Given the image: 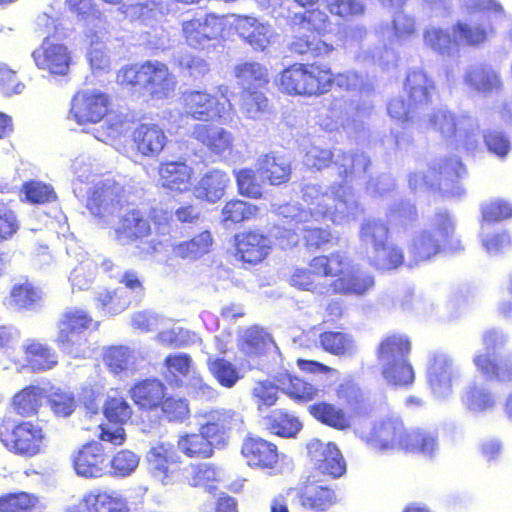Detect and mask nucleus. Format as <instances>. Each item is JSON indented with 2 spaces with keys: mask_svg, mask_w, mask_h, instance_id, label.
Here are the masks:
<instances>
[{
  "mask_svg": "<svg viewBox=\"0 0 512 512\" xmlns=\"http://www.w3.org/2000/svg\"><path fill=\"white\" fill-rule=\"evenodd\" d=\"M302 199L308 210L302 209L297 203H288L277 209V214L287 219L288 225L294 223L296 228L323 219L336 224L346 223L354 219L359 211L353 189L347 185L323 187L307 184L302 189Z\"/></svg>",
  "mask_w": 512,
  "mask_h": 512,
  "instance_id": "nucleus-1",
  "label": "nucleus"
},
{
  "mask_svg": "<svg viewBox=\"0 0 512 512\" xmlns=\"http://www.w3.org/2000/svg\"><path fill=\"white\" fill-rule=\"evenodd\" d=\"M367 442L381 450L403 449L431 455L437 448L435 436L429 432L413 430L407 432L399 418H388L377 423Z\"/></svg>",
  "mask_w": 512,
  "mask_h": 512,
  "instance_id": "nucleus-2",
  "label": "nucleus"
},
{
  "mask_svg": "<svg viewBox=\"0 0 512 512\" xmlns=\"http://www.w3.org/2000/svg\"><path fill=\"white\" fill-rule=\"evenodd\" d=\"M278 85L289 95L323 94L332 86V72L315 64H294L281 72Z\"/></svg>",
  "mask_w": 512,
  "mask_h": 512,
  "instance_id": "nucleus-3",
  "label": "nucleus"
},
{
  "mask_svg": "<svg viewBox=\"0 0 512 512\" xmlns=\"http://www.w3.org/2000/svg\"><path fill=\"white\" fill-rule=\"evenodd\" d=\"M420 128H432L434 131L455 144L457 147H464L468 151H474L478 145L477 121L467 115L455 118L446 109H438L428 118H420Z\"/></svg>",
  "mask_w": 512,
  "mask_h": 512,
  "instance_id": "nucleus-4",
  "label": "nucleus"
},
{
  "mask_svg": "<svg viewBox=\"0 0 512 512\" xmlns=\"http://www.w3.org/2000/svg\"><path fill=\"white\" fill-rule=\"evenodd\" d=\"M219 97L206 91L187 90L182 93L181 100L186 115L198 121H219L230 124L234 119L233 105L228 98V87L218 88Z\"/></svg>",
  "mask_w": 512,
  "mask_h": 512,
  "instance_id": "nucleus-5",
  "label": "nucleus"
},
{
  "mask_svg": "<svg viewBox=\"0 0 512 512\" xmlns=\"http://www.w3.org/2000/svg\"><path fill=\"white\" fill-rule=\"evenodd\" d=\"M92 324V317L83 309L67 308L58 321L59 349L73 358H86L91 352L86 331Z\"/></svg>",
  "mask_w": 512,
  "mask_h": 512,
  "instance_id": "nucleus-6",
  "label": "nucleus"
},
{
  "mask_svg": "<svg viewBox=\"0 0 512 512\" xmlns=\"http://www.w3.org/2000/svg\"><path fill=\"white\" fill-rule=\"evenodd\" d=\"M280 390L299 402H309L320 397L321 390L304 380L288 373L276 377V385L270 381L257 382L252 389V399L259 410L274 405Z\"/></svg>",
  "mask_w": 512,
  "mask_h": 512,
  "instance_id": "nucleus-7",
  "label": "nucleus"
},
{
  "mask_svg": "<svg viewBox=\"0 0 512 512\" xmlns=\"http://www.w3.org/2000/svg\"><path fill=\"white\" fill-rule=\"evenodd\" d=\"M415 170L408 175L409 188L413 191H426L436 185L447 197L459 198L464 194V188L459 184V179L465 175V168L457 158L443 161L439 164L438 171Z\"/></svg>",
  "mask_w": 512,
  "mask_h": 512,
  "instance_id": "nucleus-8",
  "label": "nucleus"
},
{
  "mask_svg": "<svg viewBox=\"0 0 512 512\" xmlns=\"http://www.w3.org/2000/svg\"><path fill=\"white\" fill-rule=\"evenodd\" d=\"M406 89L409 93V104L401 97L393 98L388 104V113L395 120L413 122L430 103L434 87L427 75L419 70L411 71L407 75Z\"/></svg>",
  "mask_w": 512,
  "mask_h": 512,
  "instance_id": "nucleus-9",
  "label": "nucleus"
},
{
  "mask_svg": "<svg viewBox=\"0 0 512 512\" xmlns=\"http://www.w3.org/2000/svg\"><path fill=\"white\" fill-rule=\"evenodd\" d=\"M431 227L435 230H423L413 236L408 252L412 259L409 265L428 260L440 252L442 245L453 235L455 223L446 211L435 213L431 219Z\"/></svg>",
  "mask_w": 512,
  "mask_h": 512,
  "instance_id": "nucleus-10",
  "label": "nucleus"
},
{
  "mask_svg": "<svg viewBox=\"0 0 512 512\" xmlns=\"http://www.w3.org/2000/svg\"><path fill=\"white\" fill-rule=\"evenodd\" d=\"M44 439L43 429L38 423L5 419L0 424V440L14 454L35 456L40 453Z\"/></svg>",
  "mask_w": 512,
  "mask_h": 512,
  "instance_id": "nucleus-11",
  "label": "nucleus"
},
{
  "mask_svg": "<svg viewBox=\"0 0 512 512\" xmlns=\"http://www.w3.org/2000/svg\"><path fill=\"white\" fill-rule=\"evenodd\" d=\"M507 342V336L496 330H489L483 336L485 352H477L473 363L477 370L487 379L508 383L512 381V363L508 359L497 358L496 350Z\"/></svg>",
  "mask_w": 512,
  "mask_h": 512,
  "instance_id": "nucleus-12",
  "label": "nucleus"
},
{
  "mask_svg": "<svg viewBox=\"0 0 512 512\" xmlns=\"http://www.w3.org/2000/svg\"><path fill=\"white\" fill-rule=\"evenodd\" d=\"M332 159H334V164L338 169L339 175L345 179L344 183L334 184L335 186H349L348 179L364 173L370 163L364 153L344 155L317 145H311L309 147L305 153L303 162L310 169L321 170L327 167Z\"/></svg>",
  "mask_w": 512,
  "mask_h": 512,
  "instance_id": "nucleus-13",
  "label": "nucleus"
},
{
  "mask_svg": "<svg viewBox=\"0 0 512 512\" xmlns=\"http://www.w3.org/2000/svg\"><path fill=\"white\" fill-rule=\"evenodd\" d=\"M226 16L215 14L197 15L182 22V36L186 44L194 49H208L227 35Z\"/></svg>",
  "mask_w": 512,
  "mask_h": 512,
  "instance_id": "nucleus-14",
  "label": "nucleus"
},
{
  "mask_svg": "<svg viewBox=\"0 0 512 512\" xmlns=\"http://www.w3.org/2000/svg\"><path fill=\"white\" fill-rule=\"evenodd\" d=\"M123 187L112 178L101 179L95 183L87 200V208L104 224H111L123 207Z\"/></svg>",
  "mask_w": 512,
  "mask_h": 512,
  "instance_id": "nucleus-15",
  "label": "nucleus"
},
{
  "mask_svg": "<svg viewBox=\"0 0 512 512\" xmlns=\"http://www.w3.org/2000/svg\"><path fill=\"white\" fill-rule=\"evenodd\" d=\"M146 462L149 474L162 486H172L180 481L181 457L172 443L159 442L151 446Z\"/></svg>",
  "mask_w": 512,
  "mask_h": 512,
  "instance_id": "nucleus-16",
  "label": "nucleus"
},
{
  "mask_svg": "<svg viewBox=\"0 0 512 512\" xmlns=\"http://www.w3.org/2000/svg\"><path fill=\"white\" fill-rule=\"evenodd\" d=\"M150 234V220L137 209L122 215L119 226L115 229L116 239L122 245L136 243L139 255H148L156 251L157 243L154 240H145Z\"/></svg>",
  "mask_w": 512,
  "mask_h": 512,
  "instance_id": "nucleus-17",
  "label": "nucleus"
},
{
  "mask_svg": "<svg viewBox=\"0 0 512 512\" xmlns=\"http://www.w3.org/2000/svg\"><path fill=\"white\" fill-rule=\"evenodd\" d=\"M197 421L202 433L213 440L215 446L224 445L229 432L239 428L243 422L240 414L227 409L199 413Z\"/></svg>",
  "mask_w": 512,
  "mask_h": 512,
  "instance_id": "nucleus-18",
  "label": "nucleus"
},
{
  "mask_svg": "<svg viewBox=\"0 0 512 512\" xmlns=\"http://www.w3.org/2000/svg\"><path fill=\"white\" fill-rule=\"evenodd\" d=\"M68 512H138L129 506L127 499L117 490L93 489L86 492L78 505Z\"/></svg>",
  "mask_w": 512,
  "mask_h": 512,
  "instance_id": "nucleus-19",
  "label": "nucleus"
},
{
  "mask_svg": "<svg viewBox=\"0 0 512 512\" xmlns=\"http://www.w3.org/2000/svg\"><path fill=\"white\" fill-rule=\"evenodd\" d=\"M411 350L410 340L401 334H393L384 338L379 344L377 358L381 367L388 377L393 378L394 365H400L402 372L406 377H411L408 368V355Z\"/></svg>",
  "mask_w": 512,
  "mask_h": 512,
  "instance_id": "nucleus-20",
  "label": "nucleus"
},
{
  "mask_svg": "<svg viewBox=\"0 0 512 512\" xmlns=\"http://www.w3.org/2000/svg\"><path fill=\"white\" fill-rule=\"evenodd\" d=\"M132 413L133 410L124 397L109 395L104 404V415L110 423L119 426L101 425L100 439L113 445H122L126 439L122 425L130 420Z\"/></svg>",
  "mask_w": 512,
  "mask_h": 512,
  "instance_id": "nucleus-21",
  "label": "nucleus"
},
{
  "mask_svg": "<svg viewBox=\"0 0 512 512\" xmlns=\"http://www.w3.org/2000/svg\"><path fill=\"white\" fill-rule=\"evenodd\" d=\"M226 19L228 29L234 28L238 36L254 50L264 51L271 43L274 30L270 24L252 16L231 15Z\"/></svg>",
  "mask_w": 512,
  "mask_h": 512,
  "instance_id": "nucleus-22",
  "label": "nucleus"
},
{
  "mask_svg": "<svg viewBox=\"0 0 512 512\" xmlns=\"http://www.w3.org/2000/svg\"><path fill=\"white\" fill-rule=\"evenodd\" d=\"M107 95L96 90L78 92L71 101L70 118L78 124L97 123L107 113Z\"/></svg>",
  "mask_w": 512,
  "mask_h": 512,
  "instance_id": "nucleus-23",
  "label": "nucleus"
},
{
  "mask_svg": "<svg viewBox=\"0 0 512 512\" xmlns=\"http://www.w3.org/2000/svg\"><path fill=\"white\" fill-rule=\"evenodd\" d=\"M381 33L389 38L390 47H385L383 51L372 55V59L380 65L388 66L394 64L397 58L392 46L395 43L406 42L415 35V20L406 14L398 13L393 18L392 27H385Z\"/></svg>",
  "mask_w": 512,
  "mask_h": 512,
  "instance_id": "nucleus-24",
  "label": "nucleus"
},
{
  "mask_svg": "<svg viewBox=\"0 0 512 512\" xmlns=\"http://www.w3.org/2000/svg\"><path fill=\"white\" fill-rule=\"evenodd\" d=\"M307 449L315 468L322 474L338 478L345 473L346 463L335 444L312 439Z\"/></svg>",
  "mask_w": 512,
  "mask_h": 512,
  "instance_id": "nucleus-25",
  "label": "nucleus"
},
{
  "mask_svg": "<svg viewBox=\"0 0 512 512\" xmlns=\"http://www.w3.org/2000/svg\"><path fill=\"white\" fill-rule=\"evenodd\" d=\"M33 59L39 69L54 75H66L69 71L71 57L65 45L53 42L45 37L42 45L34 50Z\"/></svg>",
  "mask_w": 512,
  "mask_h": 512,
  "instance_id": "nucleus-26",
  "label": "nucleus"
},
{
  "mask_svg": "<svg viewBox=\"0 0 512 512\" xmlns=\"http://www.w3.org/2000/svg\"><path fill=\"white\" fill-rule=\"evenodd\" d=\"M241 453L249 466L269 469L275 474L280 471L276 446L262 438H247L243 442Z\"/></svg>",
  "mask_w": 512,
  "mask_h": 512,
  "instance_id": "nucleus-27",
  "label": "nucleus"
},
{
  "mask_svg": "<svg viewBox=\"0 0 512 512\" xmlns=\"http://www.w3.org/2000/svg\"><path fill=\"white\" fill-rule=\"evenodd\" d=\"M287 495H293L304 509L313 511H326L336 503V495L332 489L315 483L288 488Z\"/></svg>",
  "mask_w": 512,
  "mask_h": 512,
  "instance_id": "nucleus-28",
  "label": "nucleus"
},
{
  "mask_svg": "<svg viewBox=\"0 0 512 512\" xmlns=\"http://www.w3.org/2000/svg\"><path fill=\"white\" fill-rule=\"evenodd\" d=\"M143 88L154 99H165L175 90L176 79L168 67L158 61H147Z\"/></svg>",
  "mask_w": 512,
  "mask_h": 512,
  "instance_id": "nucleus-29",
  "label": "nucleus"
},
{
  "mask_svg": "<svg viewBox=\"0 0 512 512\" xmlns=\"http://www.w3.org/2000/svg\"><path fill=\"white\" fill-rule=\"evenodd\" d=\"M453 364L446 354H435L427 369V380L432 393L439 399L452 393Z\"/></svg>",
  "mask_w": 512,
  "mask_h": 512,
  "instance_id": "nucleus-30",
  "label": "nucleus"
},
{
  "mask_svg": "<svg viewBox=\"0 0 512 512\" xmlns=\"http://www.w3.org/2000/svg\"><path fill=\"white\" fill-rule=\"evenodd\" d=\"M74 468L81 477H101L107 468L101 443L91 442L84 445L74 459Z\"/></svg>",
  "mask_w": 512,
  "mask_h": 512,
  "instance_id": "nucleus-31",
  "label": "nucleus"
},
{
  "mask_svg": "<svg viewBox=\"0 0 512 512\" xmlns=\"http://www.w3.org/2000/svg\"><path fill=\"white\" fill-rule=\"evenodd\" d=\"M236 247L244 262L256 264L269 254L271 240L261 233L249 231L236 236Z\"/></svg>",
  "mask_w": 512,
  "mask_h": 512,
  "instance_id": "nucleus-32",
  "label": "nucleus"
},
{
  "mask_svg": "<svg viewBox=\"0 0 512 512\" xmlns=\"http://www.w3.org/2000/svg\"><path fill=\"white\" fill-rule=\"evenodd\" d=\"M193 169L181 161H168L159 167V181L163 188L185 192L191 187Z\"/></svg>",
  "mask_w": 512,
  "mask_h": 512,
  "instance_id": "nucleus-33",
  "label": "nucleus"
},
{
  "mask_svg": "<svg viewBox=\"0 0 512 512\" xmlns=\"http://www.w3.org/2000/svg\"><path fill=\"white\" fill-rule=\"evenodd\" d=\"M230 184V178L226 172L218 169L206 172L193 188V194L197 199L215 203L220 200Z\"/></svg>",
  "mask_w": 512,
  "mask_h": 512,
  "instance_id": "nucleus-34",
  "label": "nucleus"
},
{
  "mask_svg": "<svg viewBox=\"0 0 512 512\" xmlns=\"http://www.w3.org/2000/svg\"><path fill=\"white\" fill-rule=\"evenodd\" d=\"M192 135L217 155H222L231 150L234 141L233 134L230 131L213 125L197 124Z\"/></svg>",
  "mask_w": 512,
  "mask_h": 512,
  "instance_id": "nucleus-35",
  "label": "nucleus"
},
{
  "mask_svg": "<svg viewBox=\"0 0 512 512\" xmlns=\"http://www.w3.org/2000/svg\"><path fill=\"white\" fill-rule=\"evenodd\" d=\"M463 406L472 414H487L497 407V396L484 384L467 386L461 396Z\"/></svg>",
  "mask_w": 512,
  "mask_h": 512,
  "instance_id": "nucleus-36",
  "label": "nucleus"
},
{
  "mask_svg": "<svg viewBox=\"0 0 512 512\" xmlns=\"http://www.w3.org/2000/svg\"><path fill=\"white\" fill-rule=\"evenodd\" d=\"M137 150L144 156H157L165 147L167 137L161 127L153 123L139 125L134 131Z\"/></svg>",
  "mask_w": 512,
  "mask_h": 512,
  "instance_id": "nucleus-37",
  "label": "nucleus"
},
{
  "mask_svg": "<svg viewBox=\"0 0 512 512\" xmlns=\"http://www.w3.org/2000/svg\"><path fill=\"white\" fill-rule=\"evenodd\" d=\"M374 286L373 277L354 267L329 284L330 292L362 296Z\"/></svg>",
  "mask_w": 512,
  "mask_h": 512,
  "instance_id": "nucleus-38",
  "label": "nucleus"
},
{
  "mask_svg": "<svg viewBox=\"0 0 512 512\" xmlns=\"http://www.w3.org/2000/svg\"><path fill=\"white\" fill-rule=\"evenodd\" d=\"M107 31L108 24L104 31H100V28L90 27V25L85 29V36L90 42L87 57L94 72H108L111 68V57L102 41Z\"/></svg>",
  "mask_w": 512,
  "mask_h": 512,
  "instance_id": "nucleus-39",
  "label": "nucleus"
},
{
  "mask_svg": "<svg viewBox=\"0 0 512 512\" xmlns=\"http://www.w3.org/2000/svg\"><path fill=\"white\" fill-rule=\"evenodd\" d=\"M214 239L210 231L204 230L190 240L173 244L172 253L175 257L196 261L212 251Z\"/></svg>",
  "mask_w": 512,
  "mask_h": 512,
  "instance_id": "nucleus-40",
  "label": "nucleus"
},
{
  "mask_svg": "<svg viewBox=\"0 0 512 512\" xmlns=\"http://www.w3.org/2000/svg\"><path fill=\"white\" fill-rule=\"evenodd\" d=\"M465 84L478 92H491L501 86L500 77L495 69L488 64L470 66L464 76Z\"/></svg>",
  "mask_w": 512,
  "mask_h": 512,
  "instance_id": "nucleus-41",
  "label": "nucleus"
},
{
  "mask_svg": "<svg viewBox=\"0 0 512 512\" xmlns=\"http://www.w3.org/2000/svg\"><path fill=\"white\" fill-rule=\"evenodd\" d=\"M294 28L295 35L289 43V50L292 53L315 58L328 55L333 50L332 45L318 39L313 33L307 35L304 33L305 30H299V27Z\"/></svg>",
  "mask_w": 512,
  "mask_h": 512,
  "instance_id": "nucleus-42",
  "label": "nucleus"
},
{
  "mask_svg": "<svg viewBox=\"0 0 512 512\" xmlns=\"http://www.w3.org/2000/svg\"><path fill=\"white\" fill-rule=\"evenodd\" d=\"M491 17H487V23L468 24L458 22L453 26L455 42L458 45L477 47L486 42L489 35L494 32Z\"/></svg>",
  "mask_w": 512,
  "mask_h": 512,
  "instance_id": "nucleus-43",
  "label": "nucleus"
},
{
  "mask_svg": "<svg viewBox=\"0 0 512 512\" xmlns=\"http://www.w3.org/2000/svg\"><path fill=\"white\" fill-rule=\"evenodd\" d=\"M309 267L313 269L314 274L337 278L344 276L351 268L348 257L341 252L315 257L310 261Z\"/></svg>",
  "mask_w": 512,
  "mask_h": 512,
  "instance_id": "nucleus-44",
  "label": "nucleus"
},
{
  "mask_svg": "<svg viewBox=\"0 0 512 512\" xmlns=\"http://www.w3.org/2000/svg\"><path fill=\"white\" fill-rule=\"evenodd\" d=\"M235 76L243 90L261 88L269 82L268 69L258 62H245L237 65Z\"/></svg>",
  "mask_w": 512,
  "mask_h": 512,
  "instance_id": "nucleus-45",
  "label": "nucleus"
},
{
  "mask_svg": "<svg viewBox=\"0 0 512 512\" xmlns=\"http://www.w3.org/2000/svg\"><path fill=\"white\" fill-rule=\"evenodd\" d=\"M259 173L272 185H279L289 180L290 162L280 156L268 154L259 160Z\"/></svg>",
  "mask_w": 512,
  "mask_h": 512,
  "instance_id": "nucleus-46",
  "label": "nucleus"
},
{
  "mask_svg": "<svg viewBox=\"0 0 512 512\" xmlns=\"http://www.w3.org/2000/svg\"><path fill=\"white\" fill-rule=\"evenodd\" d=\"M134 402L143 408L158 406L164 398V386L156 379L144 380L136 384L131 390Z\"/></svg>",
  "mask_w": 512,
  "mask_h": 512,
  "instance_id": "nucleus-47",
  "label": "nucleus"
},
{
  "mask_svg": "<svg viewBox=\"0 0 512 512\" xmlns=\"http://www.w3.org/2000/svg\"><path fill=\"white\" fill-rule=\"evenodd\" d=\"M178 449L188 457L208 458L213 454V440L204 435L199 429V433L180 435L177 441Z\"/></svg>",
  "mask_w": 512,
  "mask_h": 512,
  "instance_id": "nucleus-48",
  "label": "nucleus"
},
{
  "mask_svg": "<svg viewBox=\"0 0 512 512\" xmlns=\"http://www.w3.org/2000/svg\"><path fill=\"white\" fill-rule=\"evenodd\" d=\"M388 227L380 220L367 219L360 228V241L367 253L382 247L388 239Z\"/></svg>",
  "mask_w": 512,
  "mask_h": 512,
  "instance_id": "nucleus-49",
  "label": "nucleus"
},
{
  "mask_svg": "<svg viewBox=\"0 0 512 512\" xmlns=\"http://www.w3.org/2000/svg\"><path fill=\"white\" fill-rule=\"evenodd\" d=\"M104 362L109 370L119 375L136 369V355L124 346L109 347L104 354Z\"/></svg>",
  "mask_w": 512,
  "mask_h": 512,
  "instance_id": "nucleus-50",
  "label": "nucleus"
},
{
  "mask_svg": "<svg viewBox=\"0 0 512 512\" xmlns=\"http://www.w3.org/2000/svg\"><path fill=\"white\" fill-rule=\"evenodd\" d=\"M424 44L442 56H452L457 52L455 37L452 39L447 30L437 26H429L423 33Z\"/></svg>",
  "mask_w": 512,
  "mask_h": 512,
  "instance_id": "nucleus-51",
  "label": "nucleus"
},
{
  "mask_svg": "<svg viewBox=\"0 0 512 512\" xmlns=\"http://www.w3.org/2000/svg\"><path fill=\"white\" fill-rule=\"evenodd\" d=\"M45 399L46 395L44 389L30 386L14 396L13 406L18 414L30 416L37 412Z\"/></svg>",
  "mask_w": 512,
  "mask_h": 512,
  "instance_id": "nucleus-52",
  "label": "nucleus"
},
{
  "mask_svg": "<svg viewBox=\"0 0 512 512\" xmlns=\"http://www.w3.org/2000/svg\"><path fill=\"white\" fill-rule=\"evenodd\" d=\"M291 22L293 27H299V30L316 32L318 35L329 32L331 25L328 15L319 9L295 14Z\"/></svg>",
  "mask_w": 512,
  "mask_h": 512,
  "instance_id": "nucleus-53",
  "label": "nucleus"
},
{
  "mask_svg": "<svg viewBox=\"0 0 512 512\" xmlns=\"http://www.w3.org/2000/svg\"><path fill=\"white\" fill-rule=\"evenodd\" d=\"M268 104L269 101L262 92L243 90L240 94L239 108L248 119L259 120L267 112Z\"/></svg>",
  "mask_w": 512,
  "mask_h": 512,
  "instance_id": "nucleus-54",
  "label": "nucleus"
},
{
  "mask_svg": "<svg viewBox=\"0 0 512 512\" xmlns=\"http://www.w3.org/2000/svg\"><path fill=\"white\" fill-rule=\"evenodd\" d=\"M310 413L320 422L333 428L343 430L349 427V419L342 409L336 406L320 402L309 407Z\"/></svg>",
  "mask_w": 512,
  "mask_h": 512,
  "instance_id": "nucleus-55",
  "label": "nucleus"
},
{
  "mask_svg": "<svg viewBox=\"0 0 512 512\" xmlns=\"http://www.w3.org/2000/svg\"><path fill=\"white\" fill-rule=\"evenodd\" d=\"M222 472L207 463H202L193 466L190 476H187L188 483L193 487H202L209 493H212L216 488V483L221 480Z\"/></svg>",
  "mask_w": 512,
  "mask_h": 512,
  "instance_id": "nucleus-56",
  "label": "nucleus"
},
{
  "mask_svg": "<svg viewBox=\"0 0 512 512\" xmlns=\"http://www.w3.org/2000/svg\"><path fill=\"white\" fill-rule=\"evenodd\" d=\"M70 10L75 13L80 20L85 21V29L90 27L100 28V31L106 29L107 21L103 18L100 11L93 5L92 0H67Z\"/></svg>",
  "mask_w": 512,
  "mask_h": 512,
  "instance_id": "nucleus-57",
  "label": "nucleus"
},
{
  "mask_svg": "<svg viewBox=\"0 0 512 512\" xmlns=\"http://www.w3.org/2000/svg\"><path fill=\"white\" fill-rule=\"evenodd\" d=\"M369 259L377 269L391 270L403 264L404 257L399 248L386 242L382 247L371 251Z\"/></svg>",
  "mask_w": 512,
  "mask_h": 512,
  "instance_id": "nucleus-58",
  "label": "nucleus"
},
{
  "mask_svg": "<svg viewBox=\"0 0 512 512\" xmlns=\"http://www.w3.org/2000/svg\"><path fill=\"white\" fill-rule=\"evenodd\" d=\"M26 361L34 370L51 369L57 363L55 352L41 343H31L24 348Z\"/></svg>",
  "mask_w": 512,
  "mask_h": 512,
  "instance_id": "nucleus-59",
  "label": "nucleus"
},
{
  "mask_svg": "<svg viewBox=\"0 0 512 512\" xmlns=\"http://www.w3.org/2000/svg\"><path fill=\"white\" fill-rule=\"evenodd\" d=\"M320 343L325 351L335 355H350L355 349L353 338L343 332H324Z\"/></svg>",
  "mask_w": 512,
  "mask_h": 512,
  "instance_id": "nucleus-60",
  "label": "nucleus"
},
{
  "mask_svg": "<svg viewBox=\"0 0 512 512\" xmlns=\"http://www.w3.org/2000/svg\"><path fill=\"white\" fill-rule=\"evenodd\" d=\"M38 498L27 492L7 493L0 496V512H30Z\"/></svg>",
  "mask_w": 512,
  "mask_h": 512,
  "instance_id": "nucleus-61",
  "label": "nucleus"
},
{
  "mask_svg": "<svg viewBox=\"0 0 512 512\" xmlns=\"http://www.w3.org/2000/svg\"><path fill=\"white\" fill-rule=\"evenodd\" d=\"M318 276L314 274L313 269L308 268H294L289 282L293 287H296L300 290L312 291L317 294H327L330 293L329 285L322 283H315L314 277Z\"/></svg>",
  "mask_w": 512,
  "mask_h": 512,
  "instance_id": "nucleus-62",
  "label": "nucleus"
},
{
  "mask_svg": "<svg viewBox=\"0 0 512 512\" xmlns=\"http://www.w3.org/2000/svg\"><path fill=\"white\" fill-rule=\"evenodd\" d=\"M512 218V204L503 199H494L482 205L481 231L492 222Z\"/></svg>",
  "mask_w": 512,
  "mask_h": 512,
  "instance_id": "nucleus-63",
  "label": "nucleus"
},
{
  "mask_svg": "<svg viewBox=\"0 0 512 512\" xmlns=\"http://www.w3.org/2000/svg\"><path fill=\"white\" fill-rule=\"evenodd\" d=\"M270 428L282 437H294L301 429V423L294 415L283 411H274L270 416Z\"/></svg>",
  "mask_w": 512,
  "mask_h": 512,
  "instance_id": "nucleus-64",
  "label": "nucleus"
}]
</instances>
